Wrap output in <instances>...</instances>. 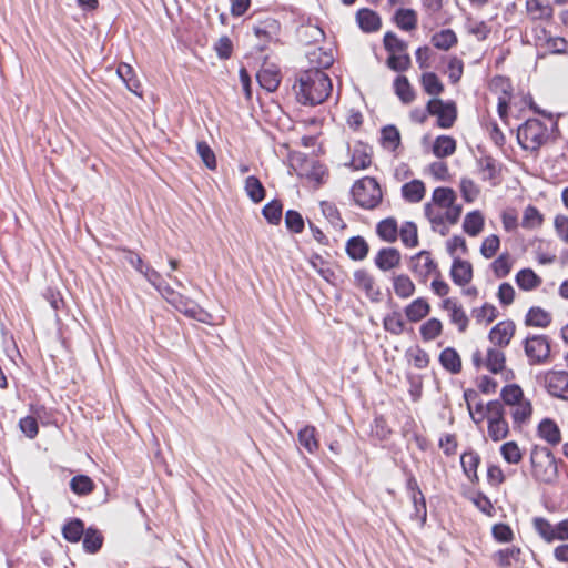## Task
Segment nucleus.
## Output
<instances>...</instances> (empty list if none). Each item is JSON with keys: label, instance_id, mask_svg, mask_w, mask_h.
Masks as SVG:
<instances>
[{"label": "nucleus", "instance_id": "c03bdc74", "mask_svg": "<svg viewBox=\"0 0 568 568\" xmlns=\"http://www.w3.org/2000/svg\"><path fill=\"white\" fill-rule=\"evenodd\" d=\"M422 85L424 91L429 95H439L444 91V84L436 73L426 72L422 75Z\"/></svg>", "mask_w": 568, "mask_h": 568}, {"label": "nucleus", "instance_id": "bb28decb", "mask_svg": "<svg viewBox=\"0 0 568 568\" xmlns=\"http://www.w3.org/2000/svg\"><path fill=\"white\" fill-rule=\"evenodd\" d=\"M442 366L452 374H458L462 371V359L459 354L453 347H446L439 354Z\"/></svg>", "mask_w": 568, "mask_h": 568}, {"label": "nucleus", "instance_id": "37998d69", "mask_svg": "<svg viewBox=\"0 0 568 568\" xmlns=\"http://www.w3.org/2000/svg\"><path fill=\"white\" fill-rule=\"evenodd\" d=\"M103 544L102 535L94 528L90 527L85 530L83 537V548L89 554L98 552Z\"/></svg>", "mask_w": 568, "mask_h": 568}, {"label": "nucleus", "instance_id": "a18cd8bd", "mask_svg": "<svg viewBox=\"0 0 568 568\" xmlns=\"http://www.w3.org/2000/svg\"><path fill=\"white\" fill-rule=\"evenodd\" d=\"M381 140L385 149L395 151L400 144V133L395 125H386L382 129Z\"/></svg>", "mask_w": 568, "mask_h": 568}, {"label": "nucleus", "instance_id": "a211bd4d", "mask_svg": "<svg viewBox=\"0 0 568 568\" xmlns=\"http://www.w3.org/2000/svg\"><path fill=\"white\" fill-rule=\"evenodd\" d=\"M404 312L409 322L417 323L429 314L430 306L425 298L418 297L409 303Z\"/></svg>", "mask_w": 568, "mask_h": 568}, {"label": "nucleus", "instance_id": "8fccbe9b", "mask_svg": "<svg viewBox=\"0 0 568 568\" xmlns=\"http://www.w3.org/2000/svg\"><path fill=\"white\" fill-rule=\"evenodd\" d=\"M278 28L280 26L276 20L267 19L260 26H255L253 30L257 38L271 41L277 34Z\"/></svg>", "mask_w": 568, "mask_h": 568}, {"label": "nucleus", "instance_id": "dca6fc26", "mask_svg": "<svg viewBox=\"0 0 568 568\" xmlns=\"http://www.w3.org/2000/svg\"><path fill=\"white\" fill-rule=\"evenodd\" d=\"M356 21L364 32H375L381 28V18L377 12L362 8L356 13Z\"/></svg>", "mask_w": 568, "mask_h": 568}, {"label": "nucleus", "instance_id": "79ce46f5", "mask_svg": "<svg viewBox=\"0 0 568 568\" xmlns=\"http://www.w3.org/2000/svg\"><path fill=\"white\" fill-rule=\"evenodd\" d=\"M500 397L505 405H509L511 407L525 399L523 389L517 384H509L504 386L500 392Z\"/></svg>", "mask_w": 568, "mask_h": 568}, {"label": "nucleus", "instance_id": "de8ad7c7", "mask_svg": "<svg viewBox=\"0 0 568 568\" xmlns=\"http://www.w3.org/2000/svg\"><path fill=\"white\" fill-rule=\"evenodd\" d=\"M70 488L74 494L85 496L92 493L94 483L87 475H77L71 479Z\"/></svg>", "mask_w": 568, "mask_h": 568}, {"label": "nucleus", "instance_id": "5fc2aeb1", "mask_svg": "<svg viewBox=\"0 0 568 568\" xmlns=\"http://www.w3.org/2000/svg\"><path fill=\"white\" fill-rule=\"evenodd\" d=\"M487 432L491 440L499 442L509 434V426L506 419L489 420Z\"/></svg>", "mask_w": 568, "mask_h": 568}, {"label": "nucleus", "instance_id": "bf43d9fd", "mask_svg": "<svg viewBox=\"0 0 568 568\" xmlns=\"http://www.w3.org/2000/svg\"><path fill=\"white\" fill-rule=\"evenodd\" d=\"M383 42L386 51H388L390 54L404 53L408 47L404 40L399 39L395 33L390 31L385 33Z\"/></svg>", "mask_w": 568, "mask_h": 568}, {"label": "nucleus", "instance_id": "e2e57ef3", "mask_svg": "<svg viewBox=\"0 0 568 568\" xmlns=\"http://www.w3.org/2000/svg\"><path fill=\"white\" fill-rule=\"evenodd\" d=\"M500 454L508 464H518L523 458L517 443L513 440L501 445Z\"/></svg>", "mask_w": 568, "mask_h": 568}, {"label": "nucleus", "instance_id": "b1692460", "mask_svg": "<svg viewBox=\"0 0 568 568\" xmlns=\"http://www.w3.org/2000/svg\"><path fill=\"white\" fill-rule=\"evenodd\" d=\"M394 91L404 104H410L416 98L415 91L405 75H397L395 78Z\"/></svg>", "mask_w": 568, "mask_h": 568}, {"label": "nucleus", "instance_id": "2eb2a0df", "mask_svg": "<svg viewBox=\"0 0 568 568\" xmlns=\"http://www.w3.org/2000/svg\"><path fill=\"white\" fill-rule=\"evenodd\" d=\"M260 85L268 92L277 90L281 83L280 71L274 65H263L256 74Z\"/></svg>", "mask_w": 568, "mask_h": 568}, {"label": "nucleus", "instance_id": "5701e85b", "mask_svg": "<svg viewBox=\"0 0 568 568\" xmlns=\"http://www.w3.org/2000/svg\"><path fill=\"white\" fill-rule=\"evenodd\" d=\"M526 9L535 20H550L554 16L550 3L542 0H527Z\"/></svg>", "mask_w": 568, "mask_h": 568}, {"label": "nucleus", "instance_id": "6ab92c4d", "mask_svg": "<svg viewBox=\"0 0 568 568\" xmlns=\"http://www.w3.org/2000/svg\"><path fill=\"white\" fill-rule=\"evenodd\" d=\"M400 191L406 202L419 203L425 196L426 189L423 181L415 179L403 184Z\"/></svg>", "mask_w": 568, "mask_h": 568}, {"label": "nucleus", "instance_id": "69168bd1", "mask_svg": "<svg viewBox=\"0 0 568 568\" xmlns=\"http://www.w3.org/2000/svg\"><path fill=\"white\" fill-rule=\"evenodd\" d=\"M285 225L290 232L298 234L304 230L305 223L300 212L288 210L285 213Z\"/></svg>", "mask_w": 568, "mask_h": 568}, {"label": "nucleus", "instance_id": "7ed1b4c3", "mask_svg": "<svg viewBox=\"0 0 568 568\" xmlns=\"http://www.w3.org/2000/svg\"><path fill=\"white\" fill-rule=\"evenodd\" d=\"M517 140L523 149L538 151L548 140L547 126L538 119H528L518 128Z\"/></svg>", "mask_w": 568, "mask_h": 568}, {"label": "nucleus", "instance_id": "39448f33", "mask_svg": "<svg viewBox=\"0 0 568 568\" xmlns=\"http://www.w3.org/2000/svg\"><path fill=\"white\" fill-rule=\"evenodd\" d=\"M523 346L529 365H545L550 362V339L547 335L528 334Z\"/></svg>", "mask_w": 568, "mask_h": 568}, {"label": "nucleus", "instance_id": "4be33fe9", "mask_svg": "<svg viewBox=\"0 0 568 568\" xmlns=\"http://www.w3.org/2000/svg\"><path fill=\"white\" fill-rule=\"evenodd\" d=\"M300 445L305 448L310 454L316 453L320 447L317 439V430L312 425H306L300 429L297 434Z\"/></svg>", "mask_w": 568, "mask_h": 568}, {"label": "nucleus", "instance_id": "864d4df0", "mask_svg": "<svg viewBox=\"0 0 568 568\" xmlns=\"http://www.w3.org/2000/svg\"><path fill=\"white\" fill-rule=\"evenodd\" d=\"M321 209L322 213L332 226L335 229H344L346 226L335 204L324 201L321 203Z\"/></svg>", "mask_w": 568, "mask_h": 568}, {"label": "nucleus", "instance_id": "58836bf2", "mask_svg": "<svg viewBox=\"0 0 568 568\" xmlns=\"http://www.w3.org/2000/svg\"><path fill=\"white\" fill-rule=\"evenodd\" d=\"M456 193L450 187H436L433 191L432 201L434 205L444 209L445 206H450L453 202H456Z\"/></svg>", "mask_w": 568, "mask_h": 568}, {"label": "nucleus", "instance_id": "09e8293b", "mask_svg": "<svg viewBox=\"0 0 568 568\" xmlns=\"http://www.w3.org/2000/svg\"><path fill=\"white\" fill-rule=\"evenodd\" d=\"M478 166L483 172V179L493 181L499 175V168L497 161L490 156L485 155L478 160Z\"/></svg>", "mask_w": 568, "mask_h": 568}, {"label": "nucleus", "instance_id": "ea45409f", "mask_svg": "<svg viewBox=\"0 0 568 568\" xmlns=\"http://www.w3.org/2000/svg\"><path fill=\"white\" fill-rule=\"evenodd\" d=\"M432 43L440 50H449L457 43V36L452 29H444L432 37Z\"/></svg>", "mask_w": 568, "mask_h": 568}, {"label": "nucleus", "instance_id": "c85d7f7f", "mask_svg": "<svg viewBox=\"0 0 568 568\" xmlns=\"http://www.w3.org/2000/svg\"><path fill=\"white\" fill-rule=\"evenodd\" d=\"M116 73L125 83L128 90L136 95H141V92L139 91L141 88L140 81L136 79L134 70L130 64L120 63Z\"/></svg>", "mask_w": 568, "mask_h": 568}, {"label": "nucleus", "instance_id": "c9c22d12", "mask_svg": "<svg viewBox=\"0 0 568 568\" xmlns=\"http://www.w3.org/2000/svg\"><path fill=\"white\" fill-rule=\"evenodd\" d=\"M245 191L247 196L251 199L254 203H260L265 197V187L263 186L262 182L255 176L250 175L245 180Z\"/></svg>", "mask_w": 568, "mask_h": 568}, {"label": "nucleus", "instance_id": "680f3d73", "mask_svg": "<svg viewBox=\"0 0 568 568\" xmlns=\"http://www.w3.org/2000/svg\"><path fill=\"white\" fill-rule=\"evenodd\" d=\"M424 213L425 216L430 222L434 230H436L438 226H443V230H440V234L445 235L447 230L445 227V217L444 214L439 211L435 210L434 205L432 203H426L424 206Z\"/></svg>", "mask_w": 568, "mask_h": 568}, {"label": "nucleus", "instance_id": "052dcab7", "mask_svg": "<svg viewBox=\"0 0 568 568\" xmlns=\"http://www.w3.org/2000/svg\"><path fill=\"white\" fill-rule=\"evenodd\" d=\"M542 223V215L537 210V207L532 205H528L523 215L521 226L524 229H535L540 226Z\"/></svg>", "mask_w": 568, "mask_h": 568}, {"label": "nucleus", "instance_id": "473e14b6", "mask_svg": "<svg viewBox=\"0 0 568 568\" xmlns=\"http://www.w3.org/2000/svg\"><path fill=\"white\" fill-rule=\"evenodd\" d=\"M532 527L542 540L550 544L556 541L555 525L550 524L544 517H535L532 519Z\"/></svg>", "mask_w": 568, "mask_h": 568}, {"label": "nucleus", "instance_id": "7c9ffc66", "mask_svg": "<svg viewBox=\"0 0 568 568\" xmlns=\"http://www.w3.org/2000/svg\"><path fill=\"white\" fill-rule=\"evenodd\" d=\"M84 534V524L79 518L71 519L62 528V535L69 542L80 541Z\"/></svg>", "mask_w": 568, "mask_h": 568}, {"label": "nucleus", "instance_id": "20e7f679", "mask_svg": "<svg viewBox=\"0 0 568 568\" xmlns=\"http://www.w3.org/2000/svg\"><path fill=\"white\" fill-rule=\"evenodd\" d=\"M531 465L534 477L541 483L551 484L558 476L557 462L548 448L531 452Z\"/></svg>", "mask_w": 568, "mask_h": 568}, {"label": "nucleus", "instance_id": "4468645a", "mask_svg": "<svg viewBox=\"0 0 568 568\" xmlns=\"http://www.w3.org/2000/svg\"><path fill=\"white\" fill-rule=\"evenodd\" d=\"M450 277L456 285L464 286L473 278V266L468 261L455 257L450 268Z\"/></svg>", "mask_w": 568, "mask_h": 568}, {"label": "nucleus", "instance_id": "0e129e2a", "mask_svg": "<svg viewBox=\"0 0 568 568\" xmlns=\"http://www.w3.org/2000/svg\"><path fill=\"white\" fill-rule=\"evenodd\" d=\"M386 63L389 69L397 71V72H402V71H406L410 67L412 60H410V57L406 52L394 53L388 57Z\"/></svg>", "mask_w": 568, "mask_h": 568}, {"label": "nucleus", "instance_id": "338daca9", "mask_svg": "<svg viewBox=\"0 0 568 568\" xmlns=\"http://www.w3.org/2000/svg\"><path fill=\"white\" fill-rule=\"evenodd\" d=\"M197 154L210 170L216 169V158L211 146L205 141H200L196 144Z\"/></svg>", "mask_w": 568, "mask_h": 568}, {"label": "nucleus", "instance_id": "774afa93", "mask_svg": "<svg viewBox=\"0 0 568 568\" xmlns=\"http://www.w3.org/2000/svg\"><path fill=\"white\" fill-rule=\"evenodd\" d=\"M491 268L496 277L503 278L510 273L511 263L508 253L499 255L493 263Z\"/></svg>", "mask_w": 568, "mask_h": 568}, {"label": "nucleus", "instance_id": "ddd939ff", "mask_svg": "<svg viewBox=\"0 0 568 568\" xmlns=\"http://www.w3.org/2000/svg\"><path fill=\"white\" fill-rule=\"evenodd\" d=\"M375 265L383 272L395 268L400 263V253L395 247H383L375 256Z\"/></svg>", "mask_w": 568, "mask_h": 568}, {"label": "nucleus", "instance_id": "72a5a7b5", "mask_svg": "<svg viewBox=\"0 0 568 568\" xmlns=\"http://www.w3.org/2000/svg\"><path fill=\"white\" fill-rule=\"evenodd\" d=\"M384 329L393 335H400L405 329V321L399 311L394 310L383 320Z\"/></svg>", "mask_w": 568, "mask_h": 568}, {"label": "nucleus", "instance_id": "a19ab883", "mask_svg": "<svg viewBox=\"0 0 568 568\" xmlns=\"http://www.w3.org/2000/svg\"><path fill=\"white\" fill-rule=\"evenodd\" d=\"M443 332V324L438 318H429L419 327V333L425 342L437 338Z\"/></svg>", "mask_w": 568, "mask_h": 568}, {"label": "nucleus", "instance_id": "412c9836", "mask_svg": "<svg viewBox=\"0 0 568 568\" xmlns=\"http://www.w3.org/2000/svg\"><path fill=\"white\" fill-rule=\"evenodd\" d=\"M506 355L503 348L489 347L486 353L485 367L493 374H498L505 369Z\"/></svg>", "mask_w": 568, "mask_h": 568}, {"label": "nucleus", "instance_id": "49530a36", "mask_svg": "<svg viewBox=\"0 0 568 568\" xmlns=\"http://www.w3.org/2000/svg\"><path fill=\"white\" fill-rule=\"evenodd\" d=\"M413 503L414 511L412 513V519L419 521L420 527L426 524L427 520V507L424 494L409 496Z\"/></svg>", "mask_w": 568, "mask_h": 568}, {"label": "nucleus", "instance_id": "9d476101", "mask_svg": "<svg viewBox=\"0 0 568 568\" xmlns=\"http://www.w3.org/2000/svg\"><path fill=\"white\" fill-rule=\"evenodd\" d=\"M410 270L422 282H426L427 277L437 271V265L429 252L420 251L410 258Z\"/></svg>", "mask_w": 568, "mask_h": 568}, {"label": "nucleus", "instance_id": "e433bc0d", "mask_svg": "<svg viewBox=\"0 0 568 568\" xmlns=\"http://www.w3.org/2000/svg\"><path fill=\"white\" fill-rule=\"evenodd\" d=\"M455 150L456 141L448 135L438 136L433 144V152L439 159L452 155Z\"/></svg>", "mask_w": 568, "mask_h": 568}, {"label": "nucleus", "instance_id": "423d86ee", "mask_svg": "<svg viewBox=\"0 0 568 568\" xmlns=\"http://www.w3.org/2000/svg\"><path fill=\"white\" fill-rule=\"evenodd\" d=\"M427 113L437 116V125L442 129H449L457 119L456 104L453 101L432 99L426 105Z\"/></svg>", "mask_w": 568, "mask_h": 568}, {"label": "nucleus", "instance_id": "1a4fd4ad", "mask_svg": "<svg viewBox=\"0 0 568 568\" xmlns=\"http://www.w3.org/2000/svg\"><path fill=\"white\" fill-rule=\"evenodd\" d=\"M545 387L551 396L568 400V372H548L545 375Z\"/></svg>", "mask_w": 568, "mask_h": 568}, {"label": "nucleus", "instance_id": "6e6d98bb", "mask_svg": "<svg viewBox=\"0 0 568 568\" xmlns=\"http://www.w3.org/2000/svg\"><path fill=\"white\" fill-rule=\"evenodd\" d=\"M479 463L480 457L475 452L464 453L460 457L462 467L469 478H471V476L477 477V468Z\"/></svg>", "mask_w": 568, "mask_h": 568}, {"label": "nucleus", "instance_id": "aec40b11", "mask_svg": "<svg viewBox=\"0 0 568 568\" xmlns=\"http://www.w3.org/2000/svg\"><path fill=\"white\" fill-rule=\"evenodd\" d=\"M551 323V315L539 306H532L528 310L525 317V325L531 327L546 328Z\"/></svg>", "mask_w": 568, "mask_h": 568}, {"label": "nucleus", "instance_id": "3c124183", "mask_svg": "<svg viewBox=\"0 0 568 568\" xmlns=\"http://www.w3.org/2000/svg\"><path fill=\"white\" fill-rule=\"evenodd\" d=\"M399 235L403 244L407 247H415L418 245L417 226L414 222H405L400 230Z\"/></svg>", "mask_w": 568, "mask_h": 568}, {"label": "nucleus", "instance_id": "0eeeda50", "mask_svg": "<svg viewBox=\"0 0 568 568\" xmlns=\"http://www.w3.org/2000/svg\"><path fill=\"white\" fill-rule=\"evenodd\" d=\"M172 306L185 316L196 320L203 324H211L213 321V316L207 311L201 307L193 300L182 294L176 298Z\"/></svg>", "mask_w": 568, "mask_h": 568}, {"label": "nucleus", "instance_id": "f704fd0d", "mask_svg": "<svg viewBox=\"0 0 568 568\" xmlns=\"http://www.w3.org/2000/svg\"><path fill=\"white\" fill-rule=\"evenodd\" d=\"M484 227V217L479 211H473L466 214L463 223V230L470 236L478 235Z\"/></svg>", "mask_w": 568, "mask_h": 568}, {"label": "nucleus", "instance_id": "4d7b16f0", "mask_svg": "<svg viewBox=\"0 0 568 568\" xmlns=\"http://www.w3.org/2000/svg\"><path fill=\"white\" fill-rule=\"evenodd\" d=\"M520 549L517 547H509L506 549L498 550L495 554V560L500 567L509 568L513 561H518Z\"/></svg>", "mask_w": 568, "mask_h": 568}, {"label": "nucleus", "instance_id": "6e6552de", "mask_svg": "<svg viewBox=\"0 0 568 568\" xmlns=\"http://www.w3.org/2000/svg\"><path fill=\"white\" fill-rule=\"evenodd\" d=\"M516 332V324L511 320L497 323L488 333L493 347L505 348L510 344Z\"/></svg>", "mask_w": 568, "mask_h": 568}, {"label": "nucleus", "instance_id": "f8f14e48", "mask_svg": "<svg viewBox=\"0 0 568 568\" xmlns=\"http://www.w3.org/2000/svg\"><path fill=\"white\" fill-rule=\"evenodd\" d=\"M442 306L449 312L450 322L457 325L460 333H464L468 327L469 320L462 305L453 298H446L443 301Z\"/></svg>", "mask_w": 568, "mask_h": 568}, {"label": "nucleus", "instance_id": "393cba45", "mask_svg": "<svg viewBox=\"0 0 568 568\" xmlns=\"http://www.w3.org/2000/svg\"><path fill=\"white\" fill-rule=\"evenodd\" d=\"M538 435L550 445H557L561 439L559 427L550 418H545L539 423Z\"/></svg>", "mask_w": 568, "mask_h": 568}, {"label": "nucleus", "instance_id": "9b49d317", "mask_svg": "<svg viewBox=\"0 0 568 568\" xmlns=\"http://www.w3.org/2000/svg\"><path fill=\"white\" fill-rule=\"evenodd\" d=\"M354 283L358 288H361L365 292L366 296L371 301H373V302L379 301L381 291H379V288L375 287V280L367 271H365V270L355 271Z\"/></svg>", "mask_w": 568, "mask_h": 568}, {"label": "nucleus", "instance_id": "c756f323", "mask_svg": "<svg viewBox=\"0 0 568 568\" xmlns=\"http://www.w3.org/2000/svg\"><path fill=\"white\" fill-rule=\"evenodd\" d=\"M395 23L404 31L414 30L417 26V14L413 9L399 8L394 16Z\"/></svg>", "mask_w": 568, "mask_h": 568}, {"label": "nucleus", "instance_id": "603ef678", "mask_svg": "<svg viewBox=\"0 0 568 568\" xmlns=\"http://www.w3.org/2000/svg\"><path fill=\"white\" fill-rule=\"evenodd\" d=\"M283 205L278 200H272L262 210L265 220L273 225L280 224L282 220Z\"/></svg>", "mask_w": 568, "mask_h": 568}, {"label": "nucleus", "instance_id": "13d9d810", "mask_svg": "<svg viewBox=\"0 0 568 568\" xmlns=\"http://www.w3.org/2000/svg\"><path fill=\"white\" fill-rule=\"evenodd\" d=\"M471 315L477 321V323H491L497 318L498 311L494 305L485 303L481 307L474 308L471 311Z\"/></svg>", "mask_w": 568, "mask_h": 568}, {"label": "nucleus", "instance_id": "a878e982", "mask_svg": "<svg viewBox=\"0 0 568 568\" xmlns=\"http://www.w3.org/2000/svg\"><path fill=\"white\" fill-rule=\"evenodd\" d=\"M377 235L385 242L394 243L398 237V225L394 217L382 220L376 225Z\"/></svg>", "mask_w": 568, "mask_h": 568}, {"label": "nucleus", "instance_id": "f3484780", "mask_svg": "<svg viewBox=\"0 0 568 568\" xmlns=\"http://www.w3.org/2000/svg\"><path fill=\"white\" fill-rule=\"evenodd\" d=\"M348 257L353 261H363L369 252V245L363 236L348 239L345 246Z\"/></svg>", "mask_w": 568, "mask_h": 568}, {"label": "nucleus", "instance_id": "4c0bfd02", "mask_svg": "<svg viewBox=\"0 0 568 568\" xmlns=\"http://www.w3.org/2000/svg\"><path fill=\"white\" fill-rule=\"evenodd\" d=\"M532 414V406L528 399H524L519 404L513 406L511 417L514 425L520 427L527 423Z\"/></svg>", "mask_w": 568, "mask_h": 568}, {"label": "nucleus", "instance_id": "f257e3e1", "mask_svg": "<svg viewBox=\"0 0 568 568\" xmlns=\"http://www.w3.org/2000/svg\"><path fill=\"white\" fill-rule=\"evenodd\" d=\"M310 61L315 65L301 72L294 90L300 103L313 106L323 103L332 91L331 79L323 70L333 64L334 58L331 53L316 49L310 53Z\"/></svg>", "mask_w": 568, "mask_h": 568}, {"label": "nucleus", "instance_id": "cd10ccee", "mask_svg": "<svg viewBox=\"0 0 568 568\" xmlns=\"http://www.w3.org/2000/svg\"><path fill=\"white\" fill-rule=\"evenodd\" d=\"M393 287L395 294L403 300H406L414 295L415 284L408 275L399 274L393 277Z\"/></svg>", "mask_w": 568, "mask_h": 568}, {"label": "nucleus", "instance_id": "2f4dec72", "mask_svg": "<svg viewBox=\"0 0 568 568\" xmlns=\"http://www.w3.org/2000/svg\"><path fill=\"white\" fill-rule=\"evenodd\" d=\"M516 283L521 290L531 291L541 284V278L531 268H523L516 274Z\"/></svg>", "mask_w": 568, "mask_h": 568}, {"label": "nucleus", "instance_id": "f03ea898", "mask_svg": "<svg viewBox=\"0 0 568 568\" xmlns=\"http://www.w3.org/2000/svg\"><path fill=\"white\" fill-rule=\"evenodd\" d=\"M351 193L355 203L365 210L376 209L383 199L378 182L371 176L356 181L352 186Z\"/></svg>", "mask_w": 568, "mask_h": 568}]
</instances>
